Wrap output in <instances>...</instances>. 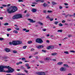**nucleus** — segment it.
Returning a JSON list of instances; mask_svg holds the SVG:
<instances>
[{
    "instance_id": "21",
    "label": "nucleus",
    "mask_w": 75,
    "mask_h": 75,
    "mask_svg": "<svg viewBox=\"0 0 75 75\" xmlns=\"http://www.w3.org/2000/svg\"><path fill=\"white\" fill-rule=\"evenodd\" d=\"M52 4H53V5H54L55 4H57V3H56L55 2H52Z\"/></svg>"
},
{
    "instance_id": "31",
    "label": "nucleus",
    "mask_w": 75,
    "mask_h": 75,
    "mask_svg": "<svg viewBox=\"0 0 75 75\" xmlns=\"http://www.w3.org/2000/svg\"><path fill=\"white\" fill-rule=\"evenodd\" d=\"M4 25H8V23H6L4 24Z\"/></svg>"
},
{
    "instance_id": "25",
    "label": "nucleus",
    "mask_w": 75,
    "mask_h": 75,
    "mask_svg": "<svg viewBox=\"0 0 75 75\" xmlns=\"http://www.w3.org/2000/svg\"><path fill=\"white\" fill-rule=\"evenodd\" d=\"M59 26H60V27H62V26H63V25L62 23H60L59 24Z\"/></svg>"
},
{
    "instance_id": "42",
    "label": "nucleus",
    "mask_w": 75,
    "mask_h": 75,
    "mask_svg": "<svg viewBox=\"0 0 75 75\" xmlns=\"http://www.w3.org/2000/svg\"><path fill=\"white\" fill-rule=\"evenodd\" d=\"M50 21H53V20H54V19H53V18H50Z\"/></svg>"
},
{
    "instance_id": "50",
    "label": "nucleus",
    "mask_w": 75,
    "mask_h": 75,
    "mask_svg": "<svg viewBox=\"0 0 75 75\" xmlns=\"http://www.w3.org/2000/svg\"><path fill=\"white\" fill-rule=\"evenodd\" d=\"M68 37H72V35H68Z\"/></svg>"
},
{
    "instance_id": "29",
    "label": "nucleus",
    "mask_w": 75,
    "mask_h": 75,
    "mask_svg": "<svg viewBox=\"0 0 75 75\" xmlns=\"http://www.w3.org/2000/svg\"><path fill=\"white\" fill-rule=\"evenodd\" d=\"M38 54V52H35L34 53L33 55H37V54Z\"/></svg>"
},
{
    "instance_id": "11",
    "label": "nucleus",
    "mask_w": 75,
    "mask_h": 75,
    "mask_svg": "<svg viewBox=\"0 0 75 75\" xmlns=\"http://www.w3.org/2000/svg\"><path fill=\"white\" fill-rule=\"evenodd\" d=\"M17 16L18 17V18H22V15L20 14H17Z\"/></svg>"
},
{
    "instance_id": "64",
    "label": "nucleus",
    "mask_w": 75,
    "mask_h": 75,
    "mask_svg": "<svg viewBox=\"0 0 75 75\" xmlns=\"http://www.w3.org/2000/svg\"><path fill=\"white\" fill-rule=\"evenodd\" d=\"M67 75H72V74H67Z\"/></svg>"
},
{
    "instance_id": "10",
    "label": "nucleus",
    "mask_w": 75,
    "mask_h": 75,
    "mask_svg": "<svg viewBox=\"0 0 75 75\" xmlns=\"http://www.w3.org/2000/svg\"><path fill=\"white\" fill-rule=\"evenodd\" d=\"M54 48V47L52 46H50L47 48V50H50V49H53Z\"/></svg>"
},
{
    "instance_id": "52",
    "label": "nucleus",
    "mask_w": 75,
    "mask_h": 75,
    "mask_svg": "<svg viewBox=\"0 0 75 75\" xmlns=\"http://www.w3.org/2000/svg\"><path fill=\"white\" fill-rule=\"evenodd\" d=\"M30 16V14H27L26 15V17H29V16Z\"/></svg>"
},
{
    "instance_id": "59",
    "label": "nucleus",
    "mask_w": 75,
    "mask_h": 75,
    "mask_svg": "<svg viewBox=\"0 0 75 75\" xmlns=\"http://www.w3.org/2000/svg\"><path fill=\"white\" fill-rule=\"evenodd\" d=\"M32 4H36V2H33L32 3Z\"/></svg>"
},
{
    "instance_id": "36",
    "label": "nucleus",
    "mask_w": 75,
    "mask_h": 75,
    "mask_svg": "<svg viewBox=\"0 0 75 75\" xmlns=\"http://www.w3.org/2000/svg\"><path fill=\"white\" fill-rule=\"evenodd\" d=\"M22 61H25V58H22Z\"/></svg>"
},
{
    "instance_id": "51",
    "label": "nucleus",
    "mask_w": 75,
    "mask_h": 75,
    "mask_svg": "<svg viewBox=\"0 0 75 75\" xmlns=\"http://www.w3.org/2000/svg\"><path fill=\"white\" fill-rule=\"evenodd\" d=\"M46 18H47V19H50V17L49 16H47L46 17Z\"/></svg>"
},
{
    "instance_id": "20",
    "label": "nucleus",
    "mask_w": 75,
    "mask_h": 75,
    "mask_svg": "<svg viewBox=\"0 0 75 75\" xmlns=\"http://www.w3.org/2000/svg\"><path fill=\"white\" fill-rule=\"evenodd\" d=\"M14 33H18V31L16 30H14L13 31Z\"/></svg>"
},
{
    "instance_id": "23",
    "label": "nucleus",
    "mask_w": 75,
    "mask_h": 75,
    "mask_svg": "<svg viewBox=\"0 0 75 75\" xmlns=\"http://www.w3.org/2000/svg\"><path fill=\"white\" fill-rule=\"evenodd\" d=\"M64 54H69V52L68 51H65L64 52Z\"/></svg>"
},
{
    "instance_id": "28",
    "label": "nucleus",
    "mask_w": 75,
    "mask_h": 75,
    "mask_svg": "<svg viewBox=\"0 0 75 75\" xmlns=\"http://www.w3.org/2000/svg\"><path fill=\"white\" fill-rule=\"evenodd\" d=\"M13 53H14V54H16V53H17V52L16 50H14L13 51Z\"/></svg>"
},
{
    "instance_id": "19",
    "label": "nucleus",
    "mask_w": 75,
    "mask_h": 75,
    "mask_svg": "<svg viewBox=\"0 0 75 75\" xmlns=\"http://www.w3.org/2000/svg\"><path fill=\"white\" fill-rule=\"evenodd\" d=\"M2 58L3 59H7V58H8V57H7L5 56V57H2Z\"/></svg>"
},
{
    "instance_id": "30",
    "label": "nucleus",
    "mask_w": 75,
    "mask_h": 75,
    "mask_svg": "<svg viewBox=\"0 0 75 75\" xmlns=\"http://www.w3.org/2000/svg\"><path fill=\"white\" fill-rule=\"evenodd\" d=\"M52 12V11H47V12L49 13H51Z\"/></svg>"
},
{
    "instance_id": "2",
    "label": "nucleus",
    "mask_w": 75,
    "mask_h": 75,
    "mask_svg": "<svg viewBox=\"0 0 75 75\" xmlns=\"http://www.w3.org/2000/svg\"><path fill=\"white\" fill-rule=\"evenodd\" d=\"M18 9L16 6H11L8 9L7 11L8 13H13L17 11Z\"/></svg>"
},
{
    "instance_id": "33",
    "label": "nucleus",
    "mask_w": 75,
    "mask_h": 75,
    "mask_svg": "<svg viewBox=\"0 0 75 75\" xmlns=\"http://www.w3.org/2000/svg\"><path fill=\"white\" fill-rule=\"evenodd\" d=\"M39 24H40V25H43V23H42L41 22H39Z\"/></svg>"
},
{
    "instance_id": "44",
    "label": "nucleus",
    "mask_w": 75,
    "mask_h": 75,
    "mask_svg": "<svg viewBox=\"0 0 75 75\" xmlns=\"http://www.w3.org/2000/svg\"><path fill=\"white\" fill-rule=\"evenodd\" d=\"M25 66L26 67H29V64H25Z\"/></svg>"
},
{
    "instance_id": "6",
    "label": "nucleus",
    "mask_w": 75,
    "mask_h": 75,
    "mask_svg": "<svg viewBox=\"0 0 75 75\" xmlns=\"http://www.w3.org/2000/svg\"><path fill=\"white\" fill-rule=\"evenodd\" d=\"M28 20L29 21H30V23H35V21H34L33 20L31 19L30 18H29V19H28Z\"/></svg>"
},
{
    "instance_id": "9",
    "label": "nucleus",
    "mask_w": 75,
    "mask_h": 75,
    "mask_svg": "<svg viewBox=\"0 0 75 75\" xmlns=\"http://www.w3.org/2000/svg\"><path fill=\"white\" fill-rule=\"evenodd\" d=\"M4 50L6 52H10V49L6 48Z\"/></svg>"
},
{
    "instance_id": "56",
    "label": "nucleus",
    "mask_w": 75,
    "mask_h": 75,
    "mask_svg": "<svg viewBox=\"0 0 75 75\" xmlns=\"http://www.w3.org/2000/svg\"><path fill=\"white\" fill-rule=\"evenodd\" d=\"M46 42H47V43H49V42H50V41L48 40H46Z\"/></svg>"
},
{
    "instance_id": "26",
    "label": "nucleus",
    "mask_w": 75,
    "mask_h": 75,
    "mask_svg": "<svg viewBox=\"0 0 75 75\" xmlns=\"http://www.w3.org/2000/svg\"><path fill=\"white\" fill-rule=\"evenodd\" d=\"M57 31L58 32H60L61 33L62 32V30H58Z\"/></svg>"
},
{
    "instance_id": "43",
    "label": "nucleus",
    "mask_w": 75,
    "mask_h": 75,
    "mask_svg": "<svg viewBox=\"0 0 75 75\" xmlns=\"http://www.w3.org/2000/svg\"><path fill=\"white\" fill-rule=\"evenodd\" d=\"M40 1L41 3H43V2H44V0H41Z\"/></svg>"
},
{
    "instance_id": "40",
    "label": "nucleus",
    "mask_w": 75,
    "mask_h": 75,
    "mask_svg": "<svg viewBox=\"0 0 75 75\" xmlns=\"http://www.w3.org/2000/svg\"><path fill=\"white\" fill-rule=\"evenodd\" d=\"M4 40V38H0V41H2Z\"/></svg>"
},
{
    "instance_id": "53",
    "label": "nucleus",
    "mask_w": 75,
    "mask_h": 75,
    "mask_svg": "<svg viewBox=\"0 0 75 75\" xmlns=\"http://www.w3.org/2000/svg\"><path fill=\"white\" fill-rule=\"evenodd\" d=\"M24 71L26 72V73H28V71H26L25 70H24Z\"/></svg>"
},
{
    "instance_id": "1",
    "label": "nucleus",
    "mask_w": 75,
    "mask_h": 75,
    "mask_svg": "<svg viewBox=\"0 0 75 75\" xmlns=\"http://www.w3.org/2000/svg\"><path fill=\"white\" fill-rule=\"evenodd\" d=\"M14 71V69L10 67V66H0V72H6L7 73H12Z\"/></svg>"
},
{
    "instance_id": "7",
    "label": "nucleus",
    "mask_w": 75,
    "mask_h": 75,
    "mask_svg": "<svg viewBox=\"0 0 75 75\" xmlns=\"http://www.w3.org/2000/svg\"><path fill=\"white\" fill-rule=\"evenodd\" d=\"M13 19L15 20V19H18V17L17 16V15H14L12 18Z\"/></svg>"
},
{
    "instance_id": "41",
    "label": "nucleus",
    "mask_w": 75,
    "mask_h": 75,
    "mask_svg": "<svg viewBox=\"0 0 75 75\" xmlns=\"http://www.w3.org/2000/svg\"><path fill=\"white\" fill-rule=\"evenodd\" d=\"M2 6H3V7H7V5L3 4L2 5Z\"/></svg>"
},
{
    "instance_id": "49",
    "label": "nucleus",
    "mask_w": 75,
    "mask_h": 75,
    "mask_svg": "<svg viewBox=\"0 0 75 75\" xmlns=\"http://www.w3.org/2000/svg\"><path fill=\"white\" fill-rule=\"evenodd\" d=\"M64 5H65V6H68V3H64Z\"/></svg>"
},
{
    "instance_id": "54",
    "label": "nucleus",
    "mask_w": 75,
    "mask_h": 75,
    "mask_svg": "<svg viewBox=\"0 0 75 75\" xmlns=\"http://www.w3.org/2000/svg\"><path fill=\"white\" fill-rule=\"evenodd\" d=\"M62 23H65V21L64 20H63L62 21Z\"/></svg>"
},
{
    "instance_id": "60",
    "label": "nucleus",
    "mask_w": 75,
    "mask_h": 75,
    "mask_svg": "<svg viewBox=\"0 0 75 75\" xmlns=\"http://www.w3.org/2000/svg\"><path fill=\"white\" fill-rule=\"evenodd\" d=\"M40 63H44V62L43 61H40Z\"/></svg>"
},
{
    "instance_id": "34",
    "label": "nucleus",
    "mask_w": 75,
    "mask_h": 75,
    "mask_svg": "<svg viewBox=\"0 0 75 75\" xmlns=\"http://www.w3.org/2000/svg\"><path fill=\"white\" fill-rule=\"evenodd\" d=\"M58 23V22L56 21L54 23V24H56V25H57Z\"/></svg>"
},
{
    "instance_id": "48",
    "label": "nucleus",
    "mask_w": 75,
    "mask_h": 75,
    "mask_svg": "<svg viewBox=\"0 0 75 75\" xmlns=\"http://www.w3.org/2000/svg\"><path fill=\"white\" fill-rule=\"evenodd\" d=\"M43 12L44 13H47L46 12H47V11L46 10H44Z\"/></svg>"
},
{
    "instance_id": "13",
    "label": "nucleus",
    "mask_w": 75,
    "mask_h": 75,
    "mask_svg": "<svg viewBox=\"0 0 75 75\" xmlns=\"http://www.w3.org/2000/svg\"><path fill=\"white\" fill-rule=\"evenodd\" d=\"M31 11L33 13H35L37 11V9L35 8H33L31 10Z\"/></svg>"
},
{
    "instance_id": "4",
    "label": "nucleus",
    "mask_w": 75,
    "mask_h": 75,
    "mask_svg": "<svg viewBox=\"0 0 75 75\" xmlns=\"http://www.w3.org/2000/svg\"><path fill=\"white\" fill-rule=\"evenodd\" d=\"M35 42L39 44H42V43H43V40H42V39L41 38H37L35 40Z\"/></svg>"
},
{
    "instance_id": "16",
    "label": "nucleus",
    "mask_w": 75,
    "mask_h": 75,
    "mask_svg": "<svg viewBox=\"0 0 75 75\" xmlns=\"http://www.w3.org/2000/svg\"><path fill=\"white\" fill-rule=\"evenodd\" d=\"M47 6H48V5L45 3L43 4V6L44 7H46Z\"/></svg>"
},
{
    "instance_id": "39",
    "label": "nucleus",
    "mask_w": 75,
    "mask_h": 75,
    "mask_svg": "<svg viewBox=\"0 0 75 75\" xmlns=\"http://www.w3.org/2000/svg\"><path fill=\"white\" fill-rule=\"evenodd\" d=\"M18 2H23V0H18Z\"/></svg>"
},
{
    "instance_id": "18",
    "label": "nucleus",
    "mask_w": 75,
    "mask_h": 75,
    "mask_svg": "<svg viewBox=\"0 0 75 75\" xmlns=\"http://www.w3.org/2000/svg\"><path fill=\"white\" fill-rule=\"evenodd\" d=\"M57 53H54L51 54V55H52L53 56H54L55 55H56Z\"/></svg>"
},
{
    "instance_id": "14",
    "label": "nucleus",
    "mask_w": 75,
    "mask_h": 75,
    "mask_svg": "<svg viewBox=\"0 0 75 75\" xmlns=\"http://www.w3.org/2000/svg\"><path fill=\"white\" fill-rule=\"evenodd\" d=\"M57 65H61L63 64V62H59L57 63Z\"/></svg>"
},
{
    "instance_id": "37",
    "label": "nucleus",
    "mask_w": 75,
    "mask_h": 75,
    "mask_svg": "<svg viewBox=\"0 0 75 75\" xmlns=\"http://www.w3.org/2000/svg\"><path fill=\"white\" fill-rule=\"evenodd\" d=\"M27 47V46H25L23 47V49H26V48Z\"/></svg>"
},
{
    "instance_id": "17",
    "label": "nucleus",
    "mask_w": 75,
    "mask_h": 75,
    "mask_svg": "<svg viewBox=\"0 0 75 75\" xmlns=\"http://www.w3.org/2000/svg\"><path fill=\"white\" fill-rule=\"evenodd\" d=\"M50 58L47 57L44 59V60H45V61H49V60H50Z\"/></svg>"
},
{
    "instance_id": "38",
    "label": "nucleus",
    "mask_w": 75,
    "mask_h": 75,
    "mask_svg": "<svg viewBox=\"0 0 75 75\" xmlns=\"http://www.w3.org/2000/svg\"><path fill=\"white\" fill-rule=\"evenodd\" d=\"M71 52H73V53H75V51L74 50L70 51Z\"/></svg>"
},
{
    "instance_id": "8",
    "label": "nucleus",
    "mask_w": 75,
    "mask_h": 75,
    "mask_svg": "<svg viewBox=\"0 0 75 75\" xmlns=\"http://www.w3.org/2000/svg\"><path fill=\"white\" fill-rule=\"evenodd\" d=\"M60 70L61 71H65L66 70L65 68L64 67H62L60 69Z\"/></svg>"
},
{
    "instance_id": "35",
    "label": "nucleus",
    "mask_w": 75,
    "mask_h": 75,
    "mask_svg": "<svg viewBox=\"0 0 75 75\" xmlns=\"http://www.w3.org/2000/svg\"><path fill=\"white\" fill-rule=\"evenodd\" d=\"M62 8H63V7L62 6H59V9H62Z\"/></svg>"
},
{
    "instance_id": "63",
    "label": "nucleus",
    "mask_w": 75,
    "mask_h": 75,
    "mask_svg": "<svg viewBox=\"0 0 75 75\" xmlns=\"http://www.w3.org/2000/svg\"><path fill=\"white\" fill-rule=\"evenodd\" d=\"M26 29H23V31H26Z\"/></svg>"
},
{
    "instance_id": "47",
    "label": "nucleus",
    "mask_w": 75,
    "mask_h": 75,
    "mask_svg": "<svg viewBox=\"0 0 75 75\" xmlns=\"http://www.w3.org/2000/svg\"><path fill=\"white\" fill-rule=\"evenodd\" d=\"M29 31L30 30H26L25 31V32H26V33H27L28 32H29Z\"/></svg>"
},
{
    "instance_id": "45",
    "label": "nucleus",
    "mask_w": 75,
    "mask_h": 75,
    "mask_svg": "<svg viewBox=\"0 0 75 75\" xmlns=\"http://www.w3.org/2000/svg\"><path fill=\"white\" fill-rule=\"evenodd\" d=\"M36 2H39L41 1V0H35Z\"/></svg>"
},
{
    "instance_id": "5",
    "label": "nucleus",
    "mask_w": 75,
    "mask_h": 75,
    "mask_svg": "<svg viewBox=\"0 0 75 75\" xmlns=\"http://www.w3.org/2000/svg\"><path fill=\"white\" fill-rule=\"evenodd\" d=\"M38 75H45V74L44 72H39L36 73Z\"/></svg>"
},
{
    "instance_id": "61",
    "label": "nucleus",
    "mask_w": 75,
    "mask_h": 75,
    "mask_svg": "<svg viewBox=\"0 0 75 75\" xmlns=\"http://www.w3.org/2000/svg\"><path fill=\"white\" fill-rule=\"evenodd\" d=\"M11 6V4H8L7 5V6L8 7H9V6Z\"/></svg>"
},
{
    "instance_id": "46",
    "label": "nucleus",
    "mask_w": 75,
    "mask_h": 75,
    "mask_svg": "<svg viewBox=\"0 0 75 75\" xmlns=\"http://www.w3.org/2000/svg\"><path fill=\"white\" fill-rule=\"evenodd\" d=\"M16 30H19V28H18L16 27Z\"/></svg>"
},
{
    "instance_id": "58",
    "label": "nucleus",
    "mask_w": 75,
    "mask_h": 75,
    "mask_svg": "<svg viewBox=\"0 0 75 75\" xmlns=\"http://www.w3.org/2000/svg\"><path fill=\"white\" fill-rule=\"evenodd\" d=\"M30 68H31V67L29 66L28 67H27V69H30Z\"/></svg>"
},
{
    "instance_id": "55",
    "label": "nucleus",
    "mask_w": 75,
    "mask_h": 75,
    "mask_svg": "<svg viewBox=\"0 0 75 75\" xmlns=\"http://www.w3.org/2000/svg\"><path fill=\"white\" fill-rule=\"evenodd\" d=\"M73 16H74V15H70L69 16V17H73Z\"/></svg>"
},
{
    "instance_id": "32",
    "label": "nucleus",
    "mask_w": 75,
    "mask_h": 75,
    "mask_svg": "<svg viewBox=\"0 0 75 75\" xmlns=\"http://www.w3.org/2000/svg\"><path fill=\"white\" fill-rule=\"evenodd\" d=\"M32 41H28V44H31V43H32Z\"/></svg>"
},
{
    "instance_id": "15",
    "label": "nucleus",
    "mask_w": 75,
    "mask_h": 75,
    "mask_svg": "<svg viewBox=\"0 0 75 75\" xmlns=\"http://www.w3.org/2000/svg\"><path fill=\"white\" fill-rule=\"evenodd\" d=\"M64 67H65L67 68H69V66L67 64H63Z\"/></svg>"
},
{
    "instance_id": "22",
    "label": "nucleus",
    "mask_w": 75,
    "mask_h": 75,
    "mask_svg": "<svg viewBox=\"0 0 75 75\" xmlns=\"http://www.w3.org/2000/svg\"><path fill=\"white\" fill-rule=\"evenodd\" d=\"M21 69H24V70H25V68L23 67V66H21Z\"/></svg>"
},
{
    "instance_id": "62",
    "label": "nucleus",
    "mask_w": 75,
    "mask_h": 75,
    "mask_svg": "<svg viewBox=\"0 0 75 75\" xmlns=\"http://www.w3.org/2000/svg\"><path fill=\"white\" fill-rule=\"evenodd\" d=\"M18 75H21V73H18L17 74Z\"/></svg>"
},
{
    "instance_id": "57",
    "label": "nucleus",
    "mask_w": 75,
    "mask_h": 75,
    "mask_svg": "<svg viewBox=\"0 0 75 75\" xmlns=\"http://www.w3.org/2000/svg\"><path fill=\"white\" fill-rule=\"evenodd\" d=\"M0 20H3V17H1L0 18Z\"/></svg>"
},
{
    "instance_id": "3",
    "label": "nucleus",
    "mask_w": 75,
    "mask_h": 75,
    "mask_svg": "<svg viewBox=\"0 0 75 75\" xmlns=\"http://www.w3.org/2000/svg\"><path fill=\"white\" fill-rule=\"evenodd\" d=\"M9 44L10 45H12V44L13 45H19V44H21V42L20 41H14L12 42H9Z\"/></svg>"
},
{
    "instance_id": "27",
    "label": "nucleus",
    "mask_w": 75,
    "mask_h": 75,
    "mask_svg": "<svg viewBox=\"0 0 75 75\" xmlns=\"http://www.w3.org/2000/svg\"><path fill=\"white\" fill-rule=\"evenodd\" d=\"M42 52H47V51L46 50H42Z\"/></svg>"
},
{
    "instance_id": "24",
    "label": "nucleus",
    "mask_w": 75,
    "mask_h": 75,
    "mask_svg": "<svg viewBox=\"0 0 75 75\" xmlns=\"http://www.w3.org/2000/svg\"><path fill=\"white\" fill-rule=\"evenodd\" d=\"M12 30L11 28H8L7 29V31H10V30Z\"/></svg>"
},
{
    "instance_id": "12",
    "label": "nucleus",
    "mask_w": 75,
    "mask_h": 75,
    "mask_svg": "<svg viewBox=\"0 0 75 75\" xmlns=\"http://www.w3.org/2000/svg\"><path fill=\"white\" fill-rule=\"evenodd\" d=\"M43 47H44V46L43 45H39V46H38L37 47V48L38 49H40V48H43Z\"/></svg>"
}]
</instances>
